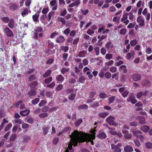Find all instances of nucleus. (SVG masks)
<instances>
[{"label": "nucleus", "instance_id": "56", "mask_svg": "<svg viewBox=\"0 0 152 152\" xmlns=\"http://www.w3.org/2000/svg\"><path fill=\"white\" fill-rule=\"evenodd\" d=\"M152 50L151 48L149 47L146 48V52L148 54H151L152 53Z\"/></svg>", "mask_w": 152, "mask_h": 152}, {"label": "nucleus", "instance_id": "26", "mask_svg": "<svg viewBox=\"0 0 152 152\" xmlns=\"http://www.w3.org/2000/svg\"><path fill=\"white\" fill-rule=\"evenodd\" d=\"M110 130L109 131V133L111 134L115 135L117 134V133L113 129L110 128Z\"/></svg>", "mask_w": 152, "mask_h": 152}, {"label": "nucleus", "instance_id": "43", "mask_svg": "<svg viewBox=\"0 0 152 152\" xmlns=\"http://www.w3.org/2000/svg\"><path fill=\"white\" fill-rule=\"evenodd\" d=\"M99 102L98 101H96L92 104L91 105V107L93 108H95L98 107L99 106Z\"/></svg>", "mask_w": 152, "mask_h": 152}, {"label": "nucleus", "instance_id": "17", "mask_svg": "<svg viewBox=\"0 0 152 152\" xmlns=\"http://www.w3.org/2000/svg\"><path fill=\"white\" fill-rule=\"evenodd\" d=\"M119 70L120 71H123V72L124 73L127 72V68L125 65H121L120 67Z\"/></svg>", "mask_w": 152, "mask_h": 152}, {"label": "nucleus", "instance_id": "28", "mask_svg": "<svg viewBox=\"0 0 152 152\" xmlns=\"http://www.w3.org/2000/svg\"><path fill=\"white\" fill-rule=\"evenodd\" d=\"M36 94V92L34 91L30 90V91L28 93V95L29 96L31 97L35 96Z\"/></svg>", "mask_w": 152, "mask_h": 152}, {"label": "nucleus", "instance_id": "63", "mask_svg": "<svg viewBox=\"0 0 152 152\" xmlns=\"http://www.w3.org/2000/svg\"><path fill=\"white\" fill-rule=\"evenodd\" d=\"M70 29L69 28H67L65 29L64 31V33L65 34L67 35L69 34L70 33Z\"/></svg>", "mask_w": 152, "mask_h": 152}, {"label": "nucleus", "instance_id": "58", "mask_svg": "<svg viewBox=\"0 0 152 152\" xmlns=\"http://www.w3.org/2000/svg\"><path fill=\"white\" fill-rule=\"evenodd\" d=\"M142 96V91H141L137 93L136 95V97L137 98H140Z\"/></svg>", "mask_w": 152, "mask_h": 152}, {"label": "nucleus", "instance_id": "62", "mask_svg": "<svg viewBox=\"0 0 152 152\" xmlns=\"http://www.w3.org/2000/svg\"><path fill=\"white\" fill-rule=\"evenodd\" d=\"M55 85V83L54 82H52L51 83L48 84L47 86V87L51 88H53Z\"/></svg>", "mask_w": 152, "mask_h": 152}, {"label": "nucleus", "instance_id": "34", "mask_svg": "<svg viewBox=\"0 0 152 152\" xmlns=\"http://www.w3.org/2000/svg\"><path fill=\"white\" fill-rule=\"evenodd\" d=\"M150 83L148 80H145L142 82V86H146L149 84Z\"/></svg>", "mask_w": 152, "mask_h": 152}, {"label": "nucleus", "instance_id": "31", "mask_svg": "<svg viewBox=\"0 0 152 152\" xmlns=\"http://www.w3.org/2000/svg\"><path fill=\"white\" fill-rule=\"evenodd\" d=\"M52 71L51 70H48L43 75V76L44 78H46L49 76L50 73H51Z\"/></svg>", "mask_w": 152, "mask_h": 152}, {"label": "nucleus", "instance_id": "42", "mask_svg": "<svg viewBox=\"0 0 152 152\" xmlns=\"http://www.w3.org/2000/svg\"><path fill=\"white\" fill-rule=\"evenodd\" d=\"M75 96L76 95L75 94L72 93L71 94L70 96H69V99L71 100H73L74 99Z\"/></svg>", "mask_w": 152, "mask_h": 152}, {"label": "nucleus", "instance_id": "20", "mask_svg": "<svg viewBox=\"0 0 152 152\" xmlns=\"http://www.w3.org/2000/svg\"><path fill=\"white\" fill-rule=\"evenodd\" d=\"M31 11L30 10H28V9H25L23 10L22 12L21 13L22 15L24 17L26 15L30 13Z\"/></svg>", "mask_w": 152, "mask_h": 152}, {"label": "nucleus", "instance_id": "4", "mask_svg": "<svg viewBox=\"0 0 152 152\" xmlns=\"http://www.w3.org/2000/svg\"><path fill=\"white\" fill-rule=\"evenodd\" d=\"M137 21L139 25L141 27H143L145 25V20L142 18V16H139L137 18Z\"/></svg>", "mask_w": 152, "mask_h": 152}, {"label": "nucleus", "instance_id": "37", "mask_svg": "<svg viewBox=\"0 0 152 152\" xmlns=\"http://www.w3.org/2000/svg\"><path fill=\"white\" fill-rule=\"evenodd\" d=\"M88 108V106L86 104H83L79 106L78 107V109L79 110L86 109Z\"/></svg>", "mask_w": 152, "mask_h": 152}, {"label": "nucleus", "instance_id": "36", "mask_svg": "<svg viewBox=\"0 0 152 152\" xmlns=\"http://www.w3.org/2000/svg\"><path fill=\"white\" fill-rule=\"evenodd\" d=\"M39 15L37 14H35L33 15L32 18L34 22H38L39 21Z\"/></svg>", "mask_w": 152, "mask_h": 152}, {"label": "nucleus", "instance_id": "44", "mask_svg": "<svg viewBox=\"0 0 152 152\" xmlns=\"http://www.w3.org/2000/svg\"><path fill=\"white\" fill-rule=\"evenodd\" d=\"M29 125L23 122L22 125V127L23 129H28L29 127Z\"/></svg>", "mask_w": 152, "mask_h": 152}, {"label": "nucleus", "instance_id": "6", "mask_svg": "<svg viewBox=\"0 0 152 152\" xmlns=\"http://www.w3.org/2000/svg\"><path fill=\"white\" fill-rule=\"evenodd\" d=\"M4 31L8 37H11L13 35L12 32L8 28H4Z\"/></svg>", "mask_w": 152, "mask_h": 152}, {"label": "nucleus", "instance_id": "2", "mask_svg": "<svg viewBox=\"0 0 152 152\" xmlns=\"http://www.w3.org/2000/svg\"><path fill=\"white\" fill-rule=\"evenodd\" d=\"M115 120V117L110 116L106 118V121L109 125L116 126V124L114 121Z\"/></svg>", "mask_w": 152, "mask_h": 152}, {"label": "nucleus", "instance_id": "33", "mask_svg": "<svg viewBox=\"0 0 152 152\" xmlns=\"http://www.w3.org/2000/svg\"><path fill=\"white\" fill-rule=\"evenodd\" d=\"M48 48L52 49L54 47V44L53 42L50 41V40H48Z\"/></svg>", "mask_w": 152, "mask_h": 152}, {"label": "nucleus", "instance_id": "24", "mask_svg": "<svg viewBox=\"0 0 152 152\" xmlns=\"http://www.w3.org/2000/svg\"><path fill=\"white\" fill-rule=\"evenodd\" d=\"M64 77L61 75H58L56 78V80L58 81L63 82L64 81Z\"/></svg>", "mask_w": 152, "mask_h": 152}, {"label": "nucleus", "instance_id": "41", "mask_svg": "<svg viewBox=\"0 0 152 152\" xmlns=\"http://www.w3.org/2000/svg\"><path fill=\"white\" fill-rule=\"evenodd\" d=\"M58 20L62 23L63 24H65L66 23V21L64 18L62 17H59L58 18Z\"/></svg>", "mask_w": 152, "mask_h": 152}, {"label": "nucleus", "instance_id": "46", "mask_svg": "<svg viewBox=\"0 0 152 152\" xmlns=\"http://www.w3.org/2000/svg\"><path fill=\"white\" fill-rule=\"evenodd\" d=\"M104 76L107 79H109L111 76V74L109 72H107L105 74Z\"/></svg>", "mask_w": 152, "mask_h": 152}, {"label": "nucleus", "instance_id": "22", "mask_svg": "<svg viewBox=\"0 0 152 152\" xmlns=\"http://www.w3.org/2000/svg\"><path fill=\"white\" fill-rule=\"evenodd\" d=\"M18 7V5H17L16 4H14L11 5V6L10 7V10H15L17 9Z\"/></svg>", "mask_w": 152, "mask_h": 152}, {"label": "nucleus", "instance_id": "8", "mask_svg": "<svg viewBox=\"0 0 152 152\" xmlns=\"http://www.w3.org/2000/svg\"><path fill=\"white\" fill-rule=\"evenodd\" d=\"M127 102H131L132 104H134L137 102V101L135 99L134 96L131 95L127 99Z\"/></svg>", "mask_w": 152, "mask_h": 152}, {"label": "nucleus", "instance_id": "40", "mask_svg": "<svg viewBox=\"0 0 152 152\" xmlns=\"http://www.w3.org/2000/svg\"><path fill=\"white\" fill-rule=\"evenodd\" d=\"M145 147L147 149H151L152 148V143L151 142H147L145 144Z\"/></svg>", "mask_w": 152, "mask_h": 152}, {"label": "nucleus", "instance_id": "7", "mask_svg": "<svg viewBox=\"0 0 152 152\" xmlns=\"http://www.w3.org/2000/svg\"><path fill=\"white\" fill-rule=\"evenodd\" d=\"M132 78L135 81H137L141 79V75L138 74H134L132 76Z\"/></svg>", "mask_w": 152, "mask_h": 152}, {"label": "nucleus", "instance_id": "38", "mask_svg": "<svg viewBox=\"0 0 152 152\" xmlns=\"http://www.w3.org/2000/svg\"><path fill=\"white\" fill-rule=\"evenodd\" d=\"M119 75V73L117 72L116 73H114L112 75V78H114V79L116 80H118V77L117 76Z\"/></svg>", "mask_w": 152, "mask_h": 152}, {"label": "nucleus", "instance_id": "16", "mask_svg": "<svg viewBox=\"0 0 152 152\" xmlns=\"http://www.w3.org/2000/svg\"><path fill=\"white\" fill-rule=\"evenodd\" d=\"M132 132L134 135L137 137H138L140 134H142V132L141 131H137L134 130H132Z\"/></svg>", "mask_w": 152, "mask_h": 152}, {"label": "nucleus", "instance_id": "52", "mask_svg": "<svg viewBox=\"0 0 152 152\" xmlns=\"http://www.w3.org/2000/svg\"><path fill=\"white\" fill-rule=\"evenodd\" d=\"M115 98V96H113L109 98L108 100L109 102V104L112 103L114 100Z\"/></svg>", "mask_w": 152, "mask_h": 152}, {"label": "nucleus", "instance_id": "61", "mask_svg": "<svg viewBox=\"0 0 152 152\" xmlns=\"http://www.w3.org/2000/svg\"><path fill=\"white\" fill-rule=\"evenodd\" d=\"M126 32V29L124 28L121 29L120 31V33L122 35H125Z\"/></svg>", "mask_w": 152, "mask_h": 152}, {"label": "nucleus", "instance_id": "12", "mask_svg": "<svg viewBox=\"0 0 152 152\" xmlns=\"http://www.w3.org/2000/svg\"><path fill=\"white\" fill-rule=\"evenodd\" d=\"M29 112L30 110H22L20 111V114L23 116H25L28 115Z\"/></svg>", "mask_w": 152, "mask_h": 152}, {"label": "nucleus", "instance_id": "18", "mask_svg": "<svg viewBox=\"0 0 152 152\" xmlns=\"http://www.w3.org/2000/svg\"><path fill=\"white\" fill-rule=\"evenodd\" d=\"M112 42H107L105 45V48L107 49V50H108L112 48L114 46L113 45L111 44Z\"/></svg>", "mask_w": 152, "mask_h": 152}, {"label": "nucleus", "instance_id": "30", "mask_svg": "<svg viewBox=\"0 0 152 152\" xmlns=\"http://www.w3.org/2000/svg\"><path fill=\"white\" fill-rule=\"evenodd\" d=\"M49 114L46 113H42L39 115V117L41 118H45L48 117Z\"/></svg>", "mask_w": 152, "mask_h": 152}, {"label": "nucleus", "instance_id": "25", "mask_svg": "<svg viewBox=\"0 0 152 152\" xmlns=\"http://www.w3.org/2000/svg\"><path fill=\"white\" fill-rule=\"evenodd\" d=\"M83 120L82 118L78 119L77 121L75 122V125L76 126H78L82 122Z\"/></svg>", "mask_w": 152, "mask_h": 152}, {"label": "nucleus", "instance_id": "14", "mask_svg": "<svg viewBox=\"0 0 152 152\" xmlns=\"http://www.w3.org/2000/svg\"><path fill=\"white\" fill-rule=\"evenodd\" d=\"M124 150L126 152H131L133 151V148L130 145H128L124 147Z\"/></svg>", "mask_w": 152, "mask_h": 152}, {"label": "nucleus", "instance_id": "60", "mask_svg": "<svg viewBox=\"0 0 152 152\" xmlns=\"http://www.w3.org/2000/svg\"><path fill=\"white\" fill-rule=\"evenodd\" d=\"M106 52V49L103 47L101 49V53L103 55H105Z\"/></svg>", "mask_w": 152, "mask_h": 152}, {"label": "nucleus", "instance_id": "11", "mask_svg": "<svg viewBox=\"0 0 152 152\" xmlns=\"http://www.w3.org/2000/svg\"><path fill=\"white\" fill-rule=\"evenodd\" d=\"M109 113L108 112H104L99 113H98L99 116L102 118H104L108 115Z\"/></svg>", "mask_w": 152, "mask_h": 152}, {"label": "nucleus", "instance_id": "45", "mask_svg": "<svg viewBox=\"0 0 152 152\" xmlns=\"http://www.w3.org/2000/svg\"><path fill=\"white\" fill-rule=\"evenodd\" d=\"M49 11V9L48 7L44 8L42 11V13L44 14H47Z\"/></svg>", "mask_w": 152, "mask_h": 152}, {"label": "nucleus", "instance_id": "13", "mask_svg": "<svg viewBox=\"0 0 152 152\" xmlns=\"http://www.w3.org/2000/svg\"><path fill=\"white\" fill-rule=\"evenodd\" d=\"M65 40V38L63 36L58 37L56 39V41L57 43H61L63 42Z\"/></svg>", "mask_w": 152, "mask_h": 152}, {"label": "nucleus", "instance_id": "3", "mask_svg": "<svg viewBox=\"0 0 152 152\" xmlns=\"http://www.w3.org/2000/svg\"><path fill=\"white\" fill-rule=\"evenodd\" d=\"M135 118L139 121V124H146L145 118L142 116L136 117Z\"/></svg>", "mask_w": 152, "mask_h": 152}, {"label": "nucleus", "instance_id": "19", "mask_svg": "<svg viewBox=\"0 0 152 152\" xmlns=\"http://www.w3.org/2000/svg\"><path fill=\"white\" fill-rule=\"evenodd\" d=\"M23 142L24 143L28 142L30 140V137L28 136H24L23 137Z\"/></svg>", "mask_w": 152, "mask_h": 152}, {"label": "nucleus", "instance_id": "10", "mask_svg": "<svg viewBox=\"0 0 152 152\" xmlns=\"http://www.w3.org/2000/svg\"><path fill=\"white\" fill-rule=\"evenodd\" d=\"M135 53L134 51H132L130 53H128L127 56H126V58L128 60L130 59L131 57L134 58V56Z\"/></svg>", "mask_w": 152, "mask_h": 152}, {"label": "nucleus", "instance_id": "54", "mask_svg": "<svg viewBox=\"0 0 152 152\" xmlns=\"http://www.w3.org/2000/svg\"><path fill=\"white\" fill-rule=\"evenodd\" d=\"M96 92L95 91H91L89 93V97L90 98H92L96 94Z\"/></svg>", "mask_w": 152, "mask_h": 152}, {"label": "nucleus", "instance_id": "15", "mask_svg": "<svg viewBox=\"0 0 152 152\" xmlns=\"http://www.w3.org/2000/svg\"><path fill=\"white\" fill-rule=\"evenodd\" d=\"M80 1L79 0H76L74 2L70 4L69 7H72L74 6L77 7L79 4L80 3Z\"/></svg>", "mask_w": 152, "mask_h": 152}, {"label": "nucleus", "instance_id": "23", "mask_svg": "<svg viewBox=\"0 0 152 152\" xmlns=\"http://www.w3.org/2000/svg\"><path fill=\"white\" fill-rule=\"evenodd\" d=\"M8 25V26L11 28H12L14 27V22L13 19H12L10 20Z\"/></svg>", "mask_w": 152, "mask_h": 152}, {"label": "nucleus", "instance_id": "5", "mask_svg": "<svg viewBox=\"0 0 152 152\" xmlns=\"http://www.w3.org/2000/svg\"><path fill=\"white\" fill-rule=\"evenodd\" d=\"M128 13H125L124 15H123V17L121 19V21H123L124 23H125V25H127L129 22V20L127 19L128 16Z\"/></svg>", "mask_w": 152, "mask_h": 152}, {"label": "nucleus", "instance_id": "48", "mask_svg": "<svg viewBox=\"0 0 152 152\" xmlns=\"http://www.w3.org/2000/svg\"><path fill=\"white\" fill-rule=\"evenodd\" d=\"M113 55L111 54L107 53L106 54L105 58L106 59H110L112 58Z\"/></svg>", "mask_w": 152, "mask_h": 152}, {"label": "nucleus", "instance_id": "39", "mask_svg": "<svg viewBox=\"0 0 152 152\" xmlns=\"http://www.w3.org/2000/svg\"><path fill=\"white\" fill-rule=\"evenodd\" d=\"M137 43V41L136 39H134L132 41H131L130 42V44L131 45V46H134Z\"/></svg>", "mask_w": 152, "mask_h": 152}, {"label": "nucleus", "instance_id": "32", "mask_svg": "<svg viewBox=\"0 0 152 152\" xmlns=\"http://www.w3.org/2000/svg\"><path fill=\"white\" fill-rule=\"evenodd\" d=\"M53 80L52 77H50L45 79L44 80V82L46 84H48L50 83Z\"/></svg>", "mask_w": 152, "mask_h": 152}, {"label": "nucleus", "instance_id": "49", "mask_svg": "<svg viewBox=\"0 0 152 152\" xmlns=\"http://www.w3.org/2000/svg\"><path fill=\"white\" fill-rule=\"evenodd\" d=\"M61 48L62 50H64L65 52H67L69 49V47L67 46H61Z\"/></svg>", "mask_w": 152, "mask_h": 152}, {"label": "nucleus", "instance_id": "27", "mask_svg": "<svg viewBox=\"0 0 152 152\" xmlns=\"http://www.w3.org/2000/svg\"><path fill=\"white\" fill-rule=\"evenodd\" d=\"M99 96L100 98L103 99H105L107 97V95L104 92L100 93Z\"/></svg>", "mask_w": 152, "mask_h": 152}, {"label": "nucleus", "instance_id": "53", "mask_svg": "<svg viewBox=\"0 0 152 152\" xmlns=\"http://www.w3.org/2000/svg\"><path fill=\"white\" fill-rule=\"evenodd\" d=\"M117 68L116 67L113 66L111 67L110 69V71L112 73L116 72L117 71Z\"/></svg>", "mask_w": 152, "mask_h": 152}, {"label": "nucleus", "instance_id": "1", "mask_svg": "<svg viewBox=\"0 0 152 152\" xmlns=\"http://www.w3.org/2000/svg\"><path fill=\"white\" fill-rule=\"evenodd\" d=\"M96 130H92L91 133L92 134L83 133L77 130H75L70 135L71 138L70 141L68 143V147L66 150V152H73L74 150L72 149V147L73 145L74 146L77 145L78 142H82L85 141L89 142L92 141L91 139H94L95 138V132Z\"/></svg>", "mask_w": 152, "mask_h": 152}, {"label": "nucleus", "instance_id": "29", "mask_svg": "<svg viewBox=\"0 0 152 152\" xmlns=\"http://www.w3.org/2000/svg\"><path fill=\"white\" fill-rule=\"evenodd\" d=\"M87 51H82L78 54V56L80 57H83L85 56Z\"/></svg>", "mask_w": 152, "mask_h": 152}, {"label": "nucleus", "instance_id": "51", "mask_svg": "<svg viewBox=\"0 0 152 152\" xmlns=\"http://www.w3.org/2000/svg\"><path fill=\"white\" fill-rule=\"evenodd\" d=\"M14 121L15 123H18L19 124H23L24 122L23 120L20 119H16L14 120Z\"/></svg>", "mask_w": 152, "mask_h": 152}, {"label": "nucleus", "instance_id": "47", "mask_svg": "<svg viewBox=\"0 0 152 152\" xmlns=\"http://www.w3.org/2000/svg\"><path fill=\"white\" fill-rule=\"evenodd\" d=\"M38 85V83L36 81H34L30 85L31 88H35Z\"/></svg>", "mask_w": 152, "mask_h": 152}, {"label": "nucleus", "instance_id": "59", "mask_svg": "<svg viewBox=\"0 0 152 152\" xmlns=\"http://www.w3.org/2000/svg\"><path fill=\"white\" fill-rule=\"evenodd\" d=\"M114 63L113 61L112 60H111L108 62H106L105 63V64L107 66H111Z\"/></svg>", "mask_w": 152, "mask_h": 152}, {"label": "nucleus", "instance_id": "21", "mask_svg": "<svg viewBox=\"0 0 152 152\" xmlns=\"http://www.w3.org/2000/svg\"><path fill=\"white\" fill-rule=\"evenodd\" d=\"M97 137L99 138L103 139L106 137V135L104 133L101 132L97 135Z\"/></svg>", "mask_w": 152, "mask_h": 152}, {"label": "nucleus", "instance_id": "9", "mask_svg": "<svg viewBox=\"0 0 152 152\" xmlns=\"http://www.w3.org/2000/svg\"><path fill=\"white\" fill-rule=\"evenodd\" d=\"M140 129L142 131L145 132H147L150 129V128L149 126L147 125H144L141 126Z\"/></svg>", "mask_w": 152, "mask_h": 152}, {"label": "nucleus", "instance_id": "35", "mask_svg": "<svg viewBox=\"0 0 152 152\" xmlns=\"http://www.w3.org/2000/svg\"><path fill=\"white\" fill-rule=\"evenodd\" d=\"M133 142L135 143V145L137 147H140V143L139 140L137 139H135L133 140Z\"/></svg>", "mask_w": 152, "mask_h": 152}, {"label": "nucleus", "instance_id": "50", "mask_svg": "<svg viewBox=\"0 0 152 152\" xmlns=\"http://www.w3.org/2000/svg\"><path fill=\"white\" fill-rule=\"evenodd\" d=\"M69 70V68H65L64 67L61 69V72L62 74H64L65 73L67 72Z\"/></svg>", "mask_w": 152, "mask_h": 152}, {"label": "nucleus", "instance_id": "57", "mask_svg": "<svg viewBox=\"0 0 152 152\" xmlns=\"http://www.w3.org/2000/svg\"><path fill=\"white\" fill-rule=\"evenodd\" d=\"M39 99L38 98H36L32 100V102L33 104H37L39 101Z\"/></svg>", "mask_w": 152, "mask_h": 152}, {"label": "nucleus", "instance_id": "64", "mask_svg": "<svg viewBox=\"0 0 152 152\" xmlns=\"http://www.w3.org/2000/svg\"><path fill=\"white\" fill-rule=\"evenodd\" d=\"M1 20L4 22L5 23H7L8 22L9 19L7 17H3L2 19Z\"/></svg>", "mask_w": 152, "mask_h": 152}, {"label": "nucleus", "instance_id": "55", "mask_svg": "<svg viewBox=\"0 0 152 152\" xmlns=\"http://www.w3.org/2000/svg\"><path fill=\"white\" fill-rule=\"evenodd\" d=\"M88 10H81V12L84 15H86L88 12Z\"/></svg>", "mask_w": 152, "mask_h": 152}]
</instances>
